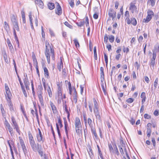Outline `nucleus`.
<instances>
[{"mask_svg":"<svg viewBox=\"0 0 159 159\" xmlns=\"http://www.w3.org/2000/svg\"><path fill=\"white\" fill-rule=\"evenodd\" d=\"M45 45L46 49L45 52V55L46 57L48 63L50 64V56H51L52 60H54L55 59L54 50L52 49L48 43H46Z\"/></svg>","mask_w":159,"mask_h":159,"instance_id":"f257e3e1","label":"nucleus"},{"mask_svg":"<svg viewBox=\"0 0 159 159\" xmlns=\"http://www.w3.org/2000/svg\"><path fill=\"white\" fill-rule=\"evenodd\" d=\"M94 107L93 108V112L97 120H98L100 122L101 121V117L99 111V106L98 103L95 98L93 99Z\"/></svg>","mask_w":159,"mask_h":159,"instance_id":"f03ea898","label":"nucleus"},{"mask_svg":"<svg viewBox=\"0 0 159 159\" xmlns=\"http://www.w3.org/2000/svg\"><path fill=\"white\" fill-rule=\"evenodd\" d=\"M75 125L76 132L78 134H80L81 132L82 127L80 119L78 117L75 119Z\"/></svg>","mask_w":159,"mask_h":159,"instance_id":"7ed1b4c3","label":"nucleus"},{"mask_svg":"<svg viewBox=\"0 0 159 159\" xmlns=\"http://www.w3.org/2000/svg\"><path fill=\"white\" fill-rule=\"evenodd\" d=\"M121 143V145L119 146L120 151L122 156H125L124 152V150L126 154V152H127V150L126 148V145L125 143L123 142V141L120 142Z\"/></svg>","mask_w":159,"mask_h":159,"instance_id":"20e7f679","label":"nucleus"},{"mask_svg":"<svg viewBox=\"0 0 159 159\" xmlns=\"http://www.w3.org/2000/svg\"><path fill=\"white\" fill-rule=\"evenodd\" d=\"M11 122H12V125L14 127V129H16V131L19 134V135H20V131L19 129V126L14 116H11Z\"/></svg>","mask_w":159,"mask_h":159,"instance_id":"39448f33","label":"nucleus"},{"mask_svg":"<svg viewBox=\"0 0 159 159\" xmlns=\"http://www.w3.org/2000/svg\"><path fill=\"white\" fill-rule=\"evenodd\" d=\"M19 139L20 140V144L21 146L23 152L25 155L28 153V150L27 149L25 144L22 138L20 137H19Z\"/></svg>","mask_w":159,"mask_h":159,"instance_id":"423d86ee","label":"nucleus"},{"mask_svg":"<svg viewBox=\"0 0 159 159\" xmlns=\"http://www.w3.org/2000/svg\"><path fill=\"white\" fill-rule=\"evenodd\" d=\"M4 124L6 129L8 130L11 135L12 136V134H13V129L6 119H5Z\"/></svg>","mask_w":159,"mask_h":159,"instance_id":"0eeeda50","label":"nucleus"},{"mask_svg":"<svg viewBox=\"0 0 159 159\" xmlns=\"http://www.w3.org/2000/svg\"><path fill=\"white\" fill-rule=\"evenodd\" d=\"M84 118L86 126L87 123H88L89 127L91 129L94 127L93 126L94 124L93 121L90 118H89L87 120L85 117L84 116Z\"/></svg>","mask_w":159,"mask_h":159,"instance_id":"6e6552de","label":"nucleus"},{"mask_svg":"<svg viewBox=\"0 0 159 159\" xmlns=\"http://www.w3.org/2000/svg\"><path fill=\"white\" fill-rule=\"evenodd\" d=\"M42 94V91H40L39 92V93H38V96L39 98V101L41 105V107L43 108L44 109L45 108V106L43 102Z\"/></svg>","mask_w":159,"mask_h":159,"instance_id":"1a4fd4ad","label":"nucleus"},{"mask_svg":"<svg viewBox=\"0 0 159 159\" xmlns=\"http://www.w3.org/2000/svg\"><path fill=\"white\" fill-rule=\"evenodd\" d=\"M30 145L33 151L34 152H38L41 148H42V146L41 145H39L38 144H37V145L35 142L32 143Z\"/></svg>","mask_w":159,"mask_h":159,"instance_id":"9d476101","label":"nucleus"},{"mask_svg":"<svg viewBox=\"0 0 159 159\" xmlns=\"http://www.w3.org/2000/svg\"><path fill=\"white\" fill-rule=\"evenodd\" d=\"M108 15L113 20L116 16V12L112 8H110L108 11Z\"/></svg>","mask_w":159,"mask_h":159,"instance_id":"9b49d317","label":"nucleus"},{"mask_svg":"<svg viewBox=\"0 0 159 159\" xmlns=\"http://www.w3.org/2000/svg\"><path fill=\"white\" fill-rule=\"evenodd\" d=\"M43 86L44 88V89L45 90H47L48 94V95L50 97H51L52 96V92L51 90V89L49 86H46L45 84V82H43Z\"/></svg>","mask_w":159,"mask_h":159,"instance_id":"f8f14e48","label":"nucleus"},{"mask_svg":"<svg viewBox=\"0 0 159 159\" xmlns=\"http://www.w3.org/2000/svg\"><path fill=\"white\" fill-rule=\"evenodd\" d=\"M156 57V53L155 52H153V57L151 58L150 62V65L151 67L154 68L155 64V60Z\"/></svg>","mask_w":159,"mask_h":159,"instance_id":"ddd939ff","label":"nucleus"},{"mask_svg":"<svg viewBox=\"0 0 159 159\" xmlns=\"http://www.w3.org/2000/svg\"><path fill=\"white\" fill-rule=\"evenodd\" d=\"M13 25V34L14 35V36H15L16 37V31H19V28L18 26V23L14 24Z\"/></svg>","mask_w":159,"mask_h":159,"instance_id":"4468645a","label":"nucleus"},{"mask_svg":"<svg viewBox=\"0 0 159 159\" xmlns=\"http://www.w3.org/2000/svg\"><path fill=\"white\" fill-rule=\"evenodd\" d=\"M129 14L128 11H126L125 12V16L126 17L125 21L128 24H130Z\"/></svg>","mask_w":159,"mask_h":159,"instance_id":"2eb2a0df","label":"nucleus"},{"mask_svg":"<svg viewBox=\"0 0 159 159\" xmlns=\"http://www.w3.org/2000/svg\"><path fill=\"white\" fill-rule=\"evenodd\" d=\"M36 138L38 142L43 143L45 140V139L43 138V135L41 134H37Z\"/></svg>","mask_w":159,"mask_h":159,"instance_id":"dca6fc26","label":"nucleus"},{"mask_svg":"<svg viewBox=\"0 0 159 159\" xmlns=\"http://www.w3.org/2000/svg\"><path fill=\"white\" fill-rule=\"evenodd\" d=\"M137 7L133 3H131L130 4V6L129 7V10L131 11V12L133 13L134 11H137Z\"/></svg>","mask_w":159,"mask_h":159,"instance_id":"f3484780","label":"nucleus"},{"mask_svg":"<svg viewBox=\"0 0 159 159\" xmlns=\"http://www.w3.org/2000/svg\"><path fill=\"white\" fill-rule=\"evenodd\" d=\"M35 3L40 8H43V3L41 0H35Z\"/></svg>","mask_w":159,"mask_h":159,"instance_id":"a211bd4d","label":"nucleus"},{"mask_svg":"<svg viewBox=\"0 0 159 159\" xmlns=\"http://www.w3.org/2000/svg\"><path fill=\"white\" fill-rule=\"evenodd\" d=\"M57 11H56V13L58 15H60L62 13L61 8L58 3H57Z\"/></svg>","mask_w":159,"mask_h":159,"instance_id":"6ab92c4d","label":"nucleus"},{"mask_svg":"<svg viewBox=\"0 0 159 159\" xmlns=\"http://www.w3.org/2000/svg\"><path fill=\"white\" fill-rule=\"evenodd\" d=\"M73 90L74 91V93H73V101L75 103H76L77 101V93L76 91V89L75 88H74L73 89Z\"/></svg>","mask_w":159,"mask_h":159,"instance_id":"aec40b11","label":"nucleus"},{"mask_svg":"<svg viewBox=\"0 0 159 159\" xmlns=\"http://www.w3.org/2000/svg\"><path fill=\"white\" fill-rule=\"evenodd\" d=\"M50 105L51 107L52 111L54 114H56L57 112V108L54 104L52 102H50Z\"/></svg>","mask_w":159,"mask_h":159,"instance_id":"412c9836","label":"nucleus"},{"mask_svg":"<svg viewBox=\"0 0 159 159\" xmlns=\"http://www.w3.org/2000/svg\"><path fill=\"white\" fill-rule=\"evenodd\" d=\"M28 136L30 144L35 142L33 136L30 133V132L28 134Z\"/></svg>","mask_w":159,"mask_h":159,"instance_id":"4be33fe9","label":"nucleus"},{"mask_svg":"<svg viewBox=\"0 0 159 159\" xmlns=\"http://www.w3.org/2000/svg\"><path fill=\"white\" fill-rule=\"evenodd\" d=\"M42 66L43 69L44 75L45 76L47 77V78H48V77L49 76V75L48 70L46 67L44 66V65H43Z\"/></svg>","mask_w":159,"mask_h":159,"instance_id":"5701e85b","label":"nucleus"},{"mask_svg":"<svg viewBox=\"0 0 159 159\" xmlns=\"http://www.w3.org/2000/svg\"><path fill=\"white\" fill-rule=\"evenodd\" d=\"M156 0H148L147 3L148 5H151L152 7H153L155 4Z\"/></svg>","mask_w":159,"mask_h":159,"instance_id":"b1692460","label":"nucleus"},{"mask_svg":"<svg viewBox=\"0 0 159 159\" xmlns=\"http://www.w3.org/2000/svg\"><path fill=\"white\" fill-rule=\"evenodd\" d=\"M23 81L25 85L30 84L26 74V77L24 79Z\"/></svg>","mask_w":159,"mask_h":159,"instance_id":"393cba45","label":"nucleus"},{"mask_svg":"<svg viewBox=\"0 0 159 159\" xmlns=\"http://www.w3.org/2000/svg\"><path fill=\"white\" fill-rule=\"evenodd\" d=\"M130 24H131L135 26L137 24V21L136 19L134 18H131V20L130 19Z\"/></svg>","mask_w":159,"mask_h":159,"instance_id":"a878e982","label":"nucleus"},{"mask_svg":"<svg viewBox=\"0 0 159 159\" xmlns=\"http://www.w3.org/2000/svg\"><path fill=\"white\" fill-rule=\"evenodd\" d=\"M63 63L61 59L60 62L58 64L57 68L59 71H61V69L63 67Z\"/></svg>","mask_w":159,"mask_h":159,"instance_id":"bb28decb","label":"nucleus"},{"mask_svg":"<svg viewBox=\"0 0 159 159\" xmlns=\"http://www.w3.org/2000/svg\"><path fill=\"white\" fill-rule=\"evenodd\" d=\"M152 18V17L147 16L146 18H144L143 19V21L145 23H147L151 20Z\"/></svg>","mask_w":159,"mask_h":159,"instance_id":"cd10ccee","label":"nucleus"},{"mask_svg":"<svg viewBox=\"0 0 159 159\" xmlns=\"http://www.w3.org/2000/svg\"><path fill=\"white\" fill-rule=\"evenodd\" d=\"M114 150V153H115L118 156L119 154L118 148L116 144L113 145Z\"/></svg>","mask_w":159,"mask_h":159,"instance_id":"c85d7f7f","label":"nucleus"},{"mask_svg":"<svg viewBox=\"0 0 159 159\" xmlns=\"http://www.w3.org/2000/svg\"><path fill=\"white\" fill-rule=\"evenodd\" d=\"M48 6V8L50 10H52L55 7L54 4L53 3L49 2Z\"/></svg>","mask_w":159,"mask_h":159,"instance_id":"c756f323","label":"nucleus"},{"mask_svg":"<svg viewBox=\"0 0 159 159\" xmlns=\"http://www.w3.org/2000/svg\"><path fill=\"white\" fill-rule=\"evenodd\" d=\"M11 20L12 25L16 24L18 23L17 20H16L14 16H13L11 17Z\"/></svg>","mask_w":159,"mask_h":159,"instance_id":"7c9ffc66","label":"nucleus"},{"mask_svg":"<svg viewBox=\"0 0 159 159\" xmlns=\"http://www.w3.org/2000/svg\"><path fill=\"white\" fill-rule=\"evenodd\" d=\"M88 152H89V155L90 157L91 158H92L94 156L93 155V152L92 150L91 149V148H89V150H88Z\"/></svg>","mask_w":159,"mask_h":159,"instance_id":"2f4dec72","label":"nucleus"},{"mask_svg":"<svg viewBox=\"0 0 159 159\" xmlns=\"http://www.w3.org/2000/svg\"><path fill=\"white\" fill-rule=\"evenodd\" d=\"M64 125H65V131L67 136H68V133L67 130V127L68 126L67 122L66 120H64Z\"/></svg>","mask_w":159,"mask_h":159,"instance_id":"473e14b6","label":"nucleus"},{"mask_svg":"<svg viewBox=\"0 0 159 159\" xmlns=\"http://www.w3.org/2000/svg\"><path fill=\"white\" fill-rule=\"evenodd\" d=\"M108 147L110 152L111 154H114V150L111 144H108Z\"/></svg>","mask_w":159,"mask_h":159,"instance_id":"72a5a7b5","label":"nucleus"},{"mask_svg":"<svg viewBox=\"0 0 159 159\" xmlns=\"http://www.w3.org/2000/svg\"><path fill=\"white\" fill-rule=\"evenodd\" d=\"M33 60V63L34 65H35L36 66L38 65V62L35 56L34 55H33L32 56Z\"/></svg>","mask_w":159,"mask_h":159,"instance_id":"f704fd0d","label":"nucleus"},{"mask_svg":"<svg viewBox=\"0 0 159 159\" xmlns=\"http://www.w3.org/2000/svg\"><path fill=\"white\" fill-rule=\"evenodd\" d=\"M58 98L57 99L58 102H59V99L60 101H61V99H62V92H58Z\"/></svg>","mask_w":159,"mask_h":159,"instance_id":"c9c22d12","label":"nucleus"},{"mask_svg":"<svg viewBox=\"0 0 159 159\" xmlns=\"http://www.w3.org/2000/svg\"><path fill=\"white\" fill-rule=\"evenodd\" d=\"M91 132L94 135V136L95 138L97 137V135L96 132V131L95 128L93 127L91 129Z\"/></svg>","mask_w":159,"mask_h":159,"instance_id":"e433bc0d","label":"nucleus"},{"mask_svg":"<svg viewBox=\"0 0 159 159\" xmlns=\"http://www.w3.org/2000/svg\"><path fill=\"white\" fill-rule=\"evenodd\" d=\"M42 148H41L38 152L40 156L41 157H43V158L44 157V154H43V152L42 150Z\"/></svg>","mask_w":159,"mask_h":159,"instance_id":"4c0bfd02","label":"nucleus"},{"mask_svg":"<svg viewBox=\"0 0 159 159\" xmlns=\"http://www.w3.org/2000/svg\"><path fill=\"white\" fill-rule=\"evenodd\" d=\"M93 52L94 56V59L95 60H97V56L96 52V46H95L93 48Z\"/></svg>","mask_w":159,"mask_h":159,"instance_id":"58836bf2","label":"nucleus"},{"mask_svg":"<svg viewBox=\"0 0 159 159\" xmlns=\"http://www.w3.org/2000/svg\"><path fill=\"white\" fill-rule=\"evenodd\" d=\"M97 147L98 149L99 155L100 156V157L101 159H103V157L102 156V153L101 150L100 149L98 145H97Z\"/></svg>","mask_w":159,"mask_h":159,"instance_id":"ea45409f","label":"nucleus"},{"mask_svg":"<svg viewBox=\"0 0 159 159\" xmlns=\"http://www.w3.org/2000/svg\"><path fill=\"white\" fill-rule=\"evenodd\" d=\"M8 99H10L11 96V92L10 90L6 91Z\"/></svg>","mask_w":159,"mask_h":159,"instance_id":"a19ab883","label":"nucleus"},{"mask_svg":"<svg viewBox=\"0 0 159 159\" xmlns=\"http://www.w3.org/2000/svg\"><path fill=\"white\" fill-rule=\"evenodd\" d=\"M148 16L152 17V16L154 14L153 12L152 11L150 10H148L147 11Z\"/></svg>","mask_w":159,"mask_h":159,"instance_id":"79ce46f5","label":"nucleus"},{"mask_svg":"<svg viewBox=\"0 0 159 159\" xmlns=\"http://www.w3.org/2000/svg\"><path fill=\"white\" fill-rule=\"evenodd\" d=\"M75 46L77 48L80 47V44L78 40L76 39H75L73 40Z\"/></svg>","mask_w":159,"mask_h":159,"instance_id":"37998d69","label":"nucleus"},{"mask_svg":"<svg viewBox=\"0 0 159 159\" xmlns=\"http://www.w3.org/2000/svg\"><path fill=\"white\" fill-rule=\"evenodd\" d=\"M115 37H114L112 35L109 36V41L111 43H112L114 40Z\"/></svg>","mask_w":159,"mask_h":159,"instance_id":"c03bdc74","label":"nucleus"},{"mask_svg":"<svg viewBox=\"0 0 159 159\" xmlns=\"http://www.w3.org/2000/svg\"><path fill=\"white\" fill-rule=\"evenodd\" d=\"M158 81V78H157L156 79L154 82V86L155 88H157V87Z\"/></svg>","mask_w":159,"mask_h":159,"instance_id":"a18cd8bd","label":"nucleus"},{"mask_svg":"<svg viewBox=\"0 0 159 159\" xmlns=\"http://www.w3.org/2000/svg\"><path fill=\"white\" fill-rule=\"evenodd\" d=\"M4 23V28L6 31H7L9 30V26L7 23L5 21Z\"/></svg>","mask_w":159,"mask_h":159,"instance_id":"49530a36","label":"nucleus"},{"mask_svg":"<svg viewBox=\"0 0 159 159\" xmlns=\"http://www.w3.org/2000/svg\"><path fill=\"white\" fill-rule=\"evenodd\" d=\"M68 88L69 89V93L70 95L71 94L72 89L71 88V84L70 82L68 83Z\"/></svg>","mask_w":159,"mask_h":159,"instance_id":"de8ad7c7","label":"nucleus"},{"mask_svg":"<svg viewBox=\"0 0 159 159\" xmlns=\"http://www.w3.org/2000/svg\"><path fill=\"white\" fill-rule=\"evenodd\" d=\"M134 100V99L132 98H129L126 100V102L128 103H130L133 102Z\"/></svg>","mask_w":159,"mask_h":159,"instance_id":"09e8293b","label":"nucleus"},{"mask_svg":"<svg viewBox=\"0 0 159 159\" xmlns=\"http://www.w3.org/2000/svg\"><path fill=\"white\" fill-rule=\"evenodd\" d=\"M84 24V21H80L79 23H77L76 24L77 25L80 27H81L83 26Z\"/></svg>","mask_w":159,"mask_h":159,"instance_id":"8fccbe9b","label":"nucleus"},{"mask_svg":"<svg viewBox=\"0 0 159 159\" xmlns=\"http://www.w3.org/2000/svg\"><path fill=\"white\" fill-rule=\"evenodd\" d=\"M108 38L107 36V34H105L104 36V42L106 43H107L108 42Z\"/></svg>","mask_w":159,"mask_h":159,"instance_id":"3c124183","label":"nucleus"},{"mask_svg":"<svg viewBox=\"0 0 159 159\" xmlns=\"http://www.w3.org/2000/svg\"><path fill=\"white\" fill-rule=\"evenodd\" d=\"M64 24L66 26L70 28L71 29L73 27V26L70 24H69L67 21H65L64 23Z\"/></svg>","mask_w":159,"mask_h":159,"instance_id":"603ef678","label":"nucleus"},{"mask_svg":"<svg viewBox=\"0 0 159 159\" xmlns=\"http://www.w3.org/2000/svg\"><path fill=\"white\" fill-rule=\"evenodd\" d=\"M57 123L58 124V125H59L61 128L62 127L63 125L62 124L61 121V119L60 118L58 119Z\"/></svg>","mask_w":159,"mask_h":159,"instance_id":"864d4df0","label":"nucleus"},{"mask_svg":"<svg viewBox=\"0 0 159 159\" xmlns=\"http://www.w3.org/2000/svg\"><path fill=\"white\" fill-rule=\"evenodd\" d=\"M31 85L32 87V93L33 95H34L35 94V92L34 91V84L33 83V81L32 80H31Z\"/></svg>","mask_w":159,"mask_h":159,"instance_id":"5fc2aeb1","label":"nucleus"},{"mask_svg":"<svg viewBox=\"0 0 159 159\" xmlns=\"http://www.w3.org/2000/svg\"><path fill=\"white\" fill-rule=\"evenodd\" d=\"M117 95H118V99H119V100L120 101H121V98H120L122 97H123V93H120L118 94Z\"/></svg>","mask_w":159,"mask_h":159,"instance_id":"6e6d98bb","label":"nucleus"},{"mask_svg":"<svg viewBox=\"0 0 159 159\" xmlns=\"http://www.w3.org/2000/svg\"><path fill=\"white\" fill-rule=\"evenodd\" d=\"M15 36V39L16 40V42L18 45V47L19 48V47H20L19 43V40L18 39L17 36V35H16V37L15 36Z\"/></svg>","mask_w":159,"mask_h":159,"instance_id":"4d7b16f0","label":"nucleus"},{"mask_svg":"<svg viewBox=\"0 0 159 159\" xmlns=\"http://www.w3.org/2000/svg\"><path fill=\"white\" fill-rule=\"evenodd\" d=\"M101 81L102 82V83L101 84V86L102 88V89L103 91V92L105 93L106 92V90L105 89V87L104 85V84L103 82V81L101 80Z\"/></svg>","mask_w":159,"mask_h":159,"instance_id":"13d9d810","label":"nucleus"},{"mask_svg":"<svg viewBox=\"0 0 159 159\" xmlns=\"http://www.w3.org/2000/svg\"><path fill=\"white\" fill-rule=\"evenodd\" d=\"M144 117L147 119H149L151 118V116L148 114H145L144 115Z\"/></svg>","mask_w":159,"mask_h":159,"instance_id":"bf43d9fd","label":"nucleus"},{"mask_svg":"<svg viewBox=\"0 0 159 159\" xmlns=\"http://www.w3.org/2000/svg\"><path fill=\"white\" fill-rule=\"evenodd\" d=\"M22 92L25 97H27V95L25 88L21 89Z\"/></svg>","mask_w":159,"mask_h":159,"instance_id":"052dcab7","label":"nucleus"},{"mask_svg":"<svg viewBox=\"0 0 159 159\" xmlns=\"http://www.w3.org/2000/svg\"><path fill=\"white\" fill-rule=\"evenodd\" d=\"M85 23L86 25V26L89 25V19L88 16H86L85 17Z\"/></svg>","mask_w":159,"mask_h":159,"instance_id":"680f3d73","label":"nucleus"},{"mask_svg":"<svg viewBox=\"0 0 159 159\" xmlns=\"http://www.w3.org/2000/svg\"><path fill=\"white\" fill-rule=\"evenodd\" d=\"M152 142L153 146L154 147H156V141L154 138H152Z\"/></svg>","mask_w":159,"mask_h":159,"instance_id":"e2e57ef3","label":"nucleus"},{"mask_svg":"<svg viewBox=\"0 0 159 159\" xmlns=\"http://www.w3.org/2000/svg\"><path fill=\"white\" fill-rule=\"evenodd\" d=\"M62 75H64L65 77L66 76V70L65 69H64L62 70Z\"/></svg>","mask_w":159,"mask_h":159,"instance_id":"0e129e2a","label":"nucleus"},{"mask_svg":"<svg viewBox=\"0 0 159 159\" xmlns=\"http://www.w3.org/2000/svg\"><path fill=\"white\" fill-rule=\"evenodd\" d=\"M7 45L9 48L11 50V51H12V50H13V48L11 43L8 44Z\"/></svg>","mask_w":159,"mask_h":159,"instance_id":"69168bd1","label":"nucleus"},{"mask_svg":"<svg viewBox=\"0 0 159 159\" xmlns=\"http://www.w3.org/2000/svg\"><path fill=\"white\" fill-rule=\"evenodd\" d=\"M89 107L90 112H92L93 111V108L92 107V105L91 103H89Z\"/></svg>","mask_w":159,"mask_h":159,"instance_id":"338daca9","label":"nucleus"},{"mask_svg":"<svg viewBox=\"0 0 159 159\" xmlns=\"http://www.w3.org/2000/svg\"><path fill=\"white\" fill-rule=\"evenodd\" d=\"M129 48H125L124 47V48L123 49V51L124 52H126V53H128L129 52Z\"/></svg>","mask_w":159,"mask_h":159,"instance_id":"774afa93","label":"nucleus"}]
</instances>
